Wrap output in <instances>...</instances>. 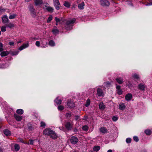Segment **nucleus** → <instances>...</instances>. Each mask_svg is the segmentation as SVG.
<instances>
[{
	"instance_id": "obj_1",
	"label": "nucleus",
	"mask_w": 152,
	"mask_h": 152,
	"mask_svg": "<svg viewBox=\"0 0 152 152\" xmlns=\"http://www.w3.org/2000/svg\"><path fill=\"white\" fill-rule=\"evenodd\" d=\"M55 20L59 24H64L65 28L67 30H69L72 28L73 24L76 21V19L73 18L66 20L62 18L60 19L56 17L55 18Z\"/></svg>"
},
{
	"instance_id": "obj_5",
	"label": "nucleus",
	"mask_w": 152,
	"mask_h": 152,
	"mask_svg": "<svg viewBox=\"0 0 152 152\" xmlns=\"http://www.w3.org/2000/svg\"><path fill=\"white\" fill-rule=\"evenodd\" d=\"M54 5L56 8L58 10L60 7V4L58 0H53Z\"/></svg>"
},
{
	"instance_id": "obj_40",
	"label": "nucleus",
	"mask_w": 152,
	"mask_h": 152,
	"mask_svg": "<svg viewBox=\"0 0 152 152\" xmlns=\"http://www.w3.org/2000/svg\"><path fill=\"white\" fill-rule=\"evenodd\" d=\"M6 27L5 26H2L1 28V30L2 32H5L6 31Z\"/></svg>"
},
{
	"instance_id": "obj_10",
	"label": "nucleus",
	"mask_w": 152,
	"mask_h": 152,
	"mask_svg": "<svg viewBox=\"0 0 152 152\" xmlns=\"http://www.w3.org/2000/svg\"><path fill=\"white\" fill-rule=\"evenodd\" d=\"M2 21L4 23H6L9 20L7 15H4L2 18Z\"/></svg>"
},
{
	"instance_id": "obj_22",
	"label": "nucleus",
	"mask_w": 152,
	"mask_h": 152,
	"mask_svg": "<svg viewBox=\"0 0 152 152\" xmlns=\"http://www.w3.org/2000/svg\"><path fill=\"white\" fill-rule=\"evenodd\" d=\"M9 54L8 52L7 51H3L1 53L0 55L1 56L4 57L7 56Z\"/></svg>"
},
{
	"instance_id": "obj_56",
	"label": "nucleus",
	"mask_w": 152,
	"mask_h": 152,
	"mask_svg": "<svg viewBox=\"0 0 152 152\" xmlns=\"http://www.w3.org/2000/svg\"><path fill=\"white\" fill-rule=\"evenodd\" d=\"M107 152H113L112 150L110 149L107 151Z\"/></svg>"
},
{
	"instance_id": "obj_54",
	"label": "nucleus",
	"mask_w": 152,
	"mask_h": 152,
	"mask_svg": "<svg viewBox=\"0 0 152 152\" xmlns=\"http://www.w3.org/2000/svg\"><path fill=\"white\" fill-rule=\"evenodd\" d=\"M116 88L117 90L121 89V86H116Z\"/></svg>"
},
{
	"instance_id": "obj_27",
	"label": "nucleus",
	"mask_w": 152,
	"mask_h": 152,
	"mask_svg": "<svg viewBox=\"0 0 152 152\" xmlns=\"http://www.w3.org/2000/svg\"><path fill=\"white\" fill-rule=\"evenodd\" d=\"M54 102L57 104H60L61 103V100L60 99H58V98H57L54 100Z\"/></svg>"
},
{
	"instance_id": "obj_46",
	"label": "nucleus",
	"mask_w": 152,
	"mask_h": 152,
	"mask_svg": "<svg viewBox=\"0 0 152 152\" xmlns=\"http://www.w3.org/2000/svg\"><path fill=\"white\" fill-rule=\"evenodd\" d=\"M58 110H62L64 109V107L63 106L60 105L58 106Z\"/></svg>"
},
{
	"instance_id": "obj_30",
	"label": "nucleus",
	"mask_w": 152,
	"mask_h": 152,
	"mask_svg": "<svg viewBox=\"0 0 152 152\" xmlns=\"http://www.w3.org/2000/svg\"><path fill=\"white\" fill-rule=\"evenodd\" d=\"M19 51H11L10 53L11 54L12 56L16 55L18 53Z\"/></svg>"
},
{
	"instance_id": "obj_57",
	"label": "nucleus",
	"mask_w": 152,
	"mask_h": 152,
	"mask_svg": "<svg viewBox=\"0 0 152 152\" xmlns=\"http://www.w3.org/2000/svg\"><path fill=\"white\" fill-rule=\"evenodd\" d=\"M0 152H3V149L0 147Z\"/></svg>"
},
{
	"instance_id": "obj_4",
	"label": "nucleus",
	"mask_w": 152,
	"mask_h": 152,
	"mask_svg": "<svg viewBox=\"0 0 152 152\" xmlns=\"http://www.w3.org/2000/svg\"><path fill=\"white\" fill-rule=\"evenodd\" d=\"M78 141L77 138L74 136L71 137L70 139V142L72 144H76Z\"/></svg>"
},
{
	"instance_id": "obj_7",
	"label": "nucleus",
	"mask_w": 152,
	"mask_h": 152,
	"mask_svg": "<svg viewBox=\"0 0 152 152\" xmlns=\"http://www.w3.org/2000/svg\"><path fill=\"white\" fill-rule=\"evenodd\" d=\"M28 46L29 43L28 42L26 44H23L22 46L19 48V50L20 51L21 50L23 49L28 47Z\"/></svg>"
},
{
	"instance_id": "obj_63",
	"label": "nucleus",
	"mask_w": 152,
	"mask_h": 152,
	"mask_svg": "<svg viewBox=\"0 0 152 152\" xmlns=\"http://www.w3.org/2000/svg\"><path fill=\"white\" fill-rule=\"evenodd\" d=\"M1 31H0V35H1Z\"/></svg>"
},
{
	"instance_id": "obj_21",
	"label": "nucleus",
	"mask_w": 152,
	"mask_h": 152,
	"mask_svg": "<svg viewBox=\"0 0 152 152\" xmlns=\"http://www.w3.org/2000/svg\"><path fill=\"white\" fill-rule=\"evenodd\" d=\"M34 2L36 5H37L42 4L43 3V1L42 0H35Z\"/></svg>"
},
{
	"instance_id": "obj_39",
	"label": "nucleus",
	"mask_w": 152,
	"mask_h": 152,
	"mask_svg": "<svg viewBox=\"0 0 152 152\" xmlns=\"http://www.w3.org/2000/svg\"><path fill=\"white\" fill-rule=\"evenodd\" d=\"M64 5L65 6L67 7H69L70 6L69 3L68 2H65Z\"/></svg>"
},
{
	"instance_id": "obj_13",
	"label": "nucleus",
	"mask_w": 152,
	"mask_h": 152,
	"mask_svg": "<svg viewBox=\"0 0 152 152\" xmlns=\"http://www.w3.org/2000/svg\"><path fill=\"white\" fill-rule=\"evenodd\" d=\"M65 127L68 130H70L72 128V124L70 122H67L65 124Z\"/></svg>"
},
{
	"instance_id": "obj_11",
	"label": "nucleus",
	"mask_w": 152,
	"mask_h": 152,
	"mask_svg": "<svg viewBox=\"0 0 152 152\" xmlns=\"http://www.w3.org/2000/svg\"><path fill=\"white\" fill-rule=\"evenodd\" d=\"M48 43L47 42H44V40H41V47L43 48H45L47 46Z\"/></svg>"
},
{
	"instance_id": "obj_44",
	"label": "nucleus",
	"mask_w": 152,
	"mask_h": 152,
	"mask_svg": "<svg viewBox=\"0 0 152 152\" xmlns=\"http://www.w3.org/2000/svg\"><path fill=\"white\" fill-rule=\"evenodd\" d=\"M29 143H26V144H28V145H29V144L33 145V142H34V140H29Z\"/></svg>"
},
{
	"instance_id": "obj_36",
	"label": "nucleus",
	"mask_w": 152,
	"mask_h": 152,
	"mask_svg": "<svg viewBox=\"0 0 152 152\" xmlns=\"http://www.w3.org/2000/svg\"><path fill=\"white\" fill-rule=\"evenodd\" d=\"M47 10L48 11L50 12H52L53 10V8L50 7H48L46 8Z\"/></svg>"
},
{
	"instance_id": "obj_58",
	"label": "nucleus",
	"mask_w": 152,
	"mask_h": 152,
	"mask_svg": "<svg viewBox=\"0 0 152 152\" xmlns=\"http://www.w3.org/2000/svg\"><path fill=\"white\" fill-rule=\"evenodd\" d=\"M107 85H110V83L109 82H107L105 83Z\"/></svg>"
},
{
	"instance_id": "obj_37",
	"label": "nucleus",
	"mask_w": 152,
	"mask_h": 152,
	"mask_svg": "<svg viewBox=\"0 0 152 152\" xmlns=\"http://www.w3.org/2000/svg\"><path fill=\"white\" fill-rule=\"evenodd\" d=\"M52 15H50L49 17L48 18L47 20V23H49L52 20Z\"/></svg>"
},
{
	"instance_id": "obj_33",
	"label": "nucleus",
	"mask_w": 152,
	"mask_h": 152,
	"mask_svg": "<svg viewBox=\"0 0 152 152\" xmlns=\"http://www.w3.org/2000/svg\"><path fill=\"white\" fill-rule=\"evenodd\" d=\"M16 15V14H12L10 15L9 18L10 19H13L15 18Z\"/></svg>"
},
{
	"instance_id": "obj_52",
	"label": "nucleus",
	"mask_w": 152,
	"mask_h": 152,
	"mask_svg": "<svg viewBox=\"0 0 152 152\" xmlns=\"http://www.w3.org/2000/svg\"><path fill=\"white\" fill-rule=\"evenodd\" d=\"M146 6H150L152 5V0L149 3L147 4L146 5Z\"/></svg>"
},
{
	"instance_id": "obj_51",
	"label": "nucleus",
	"mask_w": 152,
	"mask_h": 152,
	"mask_svg": "<svg viewBox=\"0 0 152 152\" xmlns=\"http://www.w3.org/2000/svg\"><path fill=\"white\" fill-rule=\"evenodd\" d=\"M71 114L67 113L66 114V116L67 118H69L71 116Z\"/></svg>"
},
{
	"instance_id": "obj_3",
	"label": "nucleus",
	"mask_w": 152,
	"mask_h": 152,
	"mask_svg": "<svg viewBox=\"0 0 152 152\" xmlns=\"http://www.w3.org/2000/svg\"><path fill=\"white\" fill-rule=\"evenodd\" d=\"M101 5L103 7L108 6L110 5V3L107 0H100Z\"/></svg>"
},
{
	"instance_id": "obj_42",
	"label": "nucleus",
	"mask_w": 152,
	"mask_h": 152,
	"mask_svg": "<svg viewBox=\"0 0 152 152\" xmlns=\"http://www.w3.org/2000/svg\"><path fill=\"white\" fill-rule=\"evenodd\" d=\"M3 44L1 42H0V52H1L3 50Z\"/></svg>"
},
{
	"instance_id": "obj_18",
	"label": "nucleus",
	"mask_w": 152,
	"mask_h": 152,
	"mask_svg": "<svg viewBox=\"0 0 152 152\" xmlns=\"http://www.w3.org/2000/svg\"><path fill=\"white\" fill-rule=\"evenodd\" d=\"M67 105L69 107H74V103L71 101L68 100L67 102Z\"/></svg>"
},
{
	"instance_id": "obj_29",
	"label": "nucleus",
	"mask_w": 152,
	"mask_h": 152,
	"mask_svg": "<svg viewBox=\"0 0 152 152\" xmlns=\"http://www.w3.org/2000/svg\"><path fill=\"white\" fill-rule=\"evenodd\" d=\"M145 132L146 135H149L151 134V131L149 129H146L145 131Z\"/></svg>"
},
{
	"instance_id": "obj_49",
	"label": "nucleus",
	"mask_w": 152,
	"mask_h": 152,
	"mask_svg": "<svg viewBox=\"0 0 152 152\" xmlns=\"http://www.w3.org/2000/svg\"><path fill=\"white\" fill-rule=\"evenodd\" d=\"M118 119V118L117 117L114 116L112 118L113 120L114 121H116Z\"/></svg>"
},
{
	"instance_id": "obj_45",
	"label": "nucleus",
	"mask_w": 152,
	"mask_h": 152,
	"mask_svg": "<svg viewBox=\"0 0 152 152\" xmlns=\"http://www.w3.org/2000/svg\"><path fill=\"white\" fill-rule=\"evenodd\" d=\"M40 42L39 41H37L36 42L35 45L37 47H39V46H41V45H40Z\"/></svg>"
},
{
	"instance_id": "obj_23",
	"label": "nucleus",
	"mask_w": 152,
	"mask_h": 152,
	"mask_svg": "<svg viewBox=\"0 0 152 152\" xmlns=\"http://www.w3.org/2000/svg\"><path fill=\"white\" fill-rule=\"evenodd\" d=\"M4 134L6 136H10V134L11 133L10 132V131L7 129L5 130L4 131Z\"/></svg>"
},
{
	"instance_id": "obj_64",
	"label": "nucleus",
	"mask_w": 152,
	"mask_h": 152,
	"mask_svg": "<svg viewBox=\"0 0 152 152\" xmlns=\"http://www.w3.org/2000/svg\"><path fill=\"white\" fill-rule=\"evenodd\" d=\"M130 3V2H129H129H128V3Z\"/></svg>"
},
{
	"instance_id": "obj_50",
	"label": "nucleus",
	"mask_w": 152,
	"mask_h": 152,
	"mask_svg": "<svg viewBox=\"0 0 152 152\" xmlns=\"http://www.w3.org/2000/svg\"><path fill=\"white\" fill-rule=\"evenodd\" d=\"M133 139H134V140L136 142H137L139 140L138 138V137L137 136H134L133 137Z\"/></svg>"
},
{
	"instance_id": "obj_26",
	"label": "nucleus",
	"mask_w": 152,
	"mask_h": 152,
	"mask_svg": "<svg viewBox=\"0 0 152 152\" xmlns=\"http://www.w3.org/2000/svg\"><path fill=\"white\" fill-rule=\"evenodd\" d=\"M15 150L16 151H18L19 150L20 148L19 145L18 144H16L14 145Z\"/></svg>"
},
{
	"instance_id": "obj_41",
	"label": "nucleus",
	"mask_w": 152,
	"mask_h": 152,
	"mask_svg": "<svg viewBox=\"0 0 152 152\" xmlns=\"http://www.w3.org/2000/svg\"><path fill=\"white\" fill-rule=\"evenodd\" d=\"M117 93L119 95H121L122 94V91L121 89L117 90Z\"/></svg>"
},
{
	"instance_id": "obj_55",
	"label": "nucleus",
	"mask_w": 152,
	"mask_h": 152,
	"mask_svg": "<svg viewBox=\"0 0 152 152\" xmlns=\"http://www.w3.org/2000/svg\"><path fill=\"white\" fill-rule=\"evenodd\" d=\"M79 118V117L78 116H76L75 119L76 120H77Z\"/></svg>"
},
{
	"instance_id": "obj_43",
	"label": "nucleus",
	"mask_w": 152,
	"mask_h": 152,
	"mask_svg": "<svg viewBox=\"0 0 152 152\" xmlns=\"http://www.w3.org/2000/svg\"><path fill=\"white\" fill-rule=\"evenodd\" d=\"M41 126L43 127V128H45V122L43 121H42L41 122Z\"/></svg>"
},
{
	"instance_id": "obj_28",
	"label": "nucleus",
	"mask_w": 152,
	"mask_h": 152,
	"mask_svg": "<svg viewBox=\"0 0 152 152\" xmlns=\"http://www.w3.org/2000/svg\"><path fill=\"white\" fill-rule=\"evenodd\" d=\"M100 148V147L99 146H95L93 148V150L96 152L99 151Z\"/></svg>"
},
{
	"instance_id": "obj_9",
	"label": "nucleus",
	"mask_w": 152,
	"mask_h": 152,
	"mask_svg": "<svg viewBox=\"0 0 152 152\" xmlns=\"http://www.w3.org/2000/svg\"><path fill=\"white\" fill-rule=\"evenodd\" d=\"M138 87L140 90L144 91L145 90L146 86L142 83H140L138 85Z\"/></svg>"
},
{
	"instance_id": "obj_16",
	"label": "nucleus",
	"mask_w": 152,
	"mask_h": 152,
	"mask_svg": "<svg viewBox=\"0 0 152 152\" xmlns=\"http://www.w3.org/2000/svg\"><path fill=\"white\" fill-rule=\"evenodd\" d=\"M117 82L120 84H121L123 83V79L120 77H117L115 79Z\"/></svg>"
},
{
	"instance_id": "obj_17",
	"label": "nucleus",
	"mask_w": 152,
	"mask_h": 152,
	"mask_svg": "<svg viewBox=\"0 0 152 152\" xmlns=\"http://www.w3.org/2000/svg\"><path fill=\"white\" fill-rule=\"evenodd\" d=\"M99 130L101 133L104 134L107 132V129L104 127H102L100 128Z\"/></svg>"
},
{
	"instance_id": "obj_59",
	"label": "nucleus",
	"mask_w": 152,
	"mask_h": 152,
	"mask_svg": "<svg viewBox=\"0 0 152 152\" xmlns=\"http://www.w3.org/2000/svg\"><path fill=\"white\" fill-rule=\"evenodd\" d=\"M21 42V41H18V42H17V43H20Z\"/></svg>"
},
{
	"instance_id": "obj_48",
	"label": "nucleus",
	"mask_w": 152,
	"mask_h": 152,
	"mask_svg": "<svg viewBox=\"0 0 152 152\" xmlns=\"http://www.w3.org/2000/svg\"><path fill=\"white\" fill-rule=\"evenodd\" d=\"M18 141L20 142L23 143H24L26 144V142H25L23 139L21 138H18Z\"/></svg>"
},
{
	"instance_id": "obj_60",
	"label": "nucleus",
	"mask_w": 152,
	"mask_h": 152,
	"mask_svg": "<svg viewBox=\"0 0 152 152\" xmlns=\"http://www.w3.org/2000/svg\"><path fill=\"white\" fill-rule=\"evenodd\" d=\"M31 0H25L26 1L28 2L31 1Z\"/></svg>"
},
{
	"instance_id": "obj_53",
	"label": "nucleus",
	"mask_w": 152,
	"mask_h": 152,
	"mask_svg": "<svg viewBox=\"0 0 152 152\" xmlns=\"http://www.w3.org/2000/svg\"><path fill=\"white\" fill-rule=\"evenodd\" d=\"M14 44V43L13 42H9V44L10 45H13Z\"/></svg>"
},
{
	"instance_id": "obj_35",
	"label": "nucleus",
	"mask_w": 152,
	"mask_h": 152,
	"mask_svg": "<svg viewBox=\"0 0 152 152\" xmlns=\"http://www.w3.org/2000/svg\"><path fill=\"white\" fill-rule=\"evenodd\" d=\"M132 77L134 78L137 80H139V77L138 75L136 74H134L132 75Z\"/></svg>"
},
{
	"instance_id": "obj_31",
	"label": "nucleus",
	"mask_w": 152,
	"mask_h": 152,
	"mask_svg": "<svg viewBox=\"0 0 152 152\" xmlns=\"http://www.w3.org/2000/svg\"><path fill=\"white\" fill-rule=\"evenodd\" d=\"M7 26L11 28L14 27V24L12 23H10L6 24Z\"/></svg>"
},
{
	"instance_id": "obj_20",
	"label": "nucleus",
	"mask_w": 152,
	"mask_h": 152,
	"mask_svg": "<svg viewBox=\"0 0 152 152\" xmlns=\"http://www.w3.org/2000/svg\"><path fill=\"white\" fill-rule=\"evenodd\" d=\"M59 31L58 29L56 28L55 27V28H53V30L52 32L54 34L56 35V34L58 33Z\"/></svg>"
},
{
	"instance_id": "obj_19",
	"label": "nucleus",
	"mask_w": 152,
	"mask_h": 152,
	"mask_svg": "<svg viewBox=\"0 0 152 152\" xmlns=\"http://www.w3.org/2000/svg\"><path fill=\"white\" fill-rule=\"evenodd\" d=\"M125 108V106L124 103H121L119 104V109L121 110H124Z\"/></svg>"
},
{
	"instance_id": "obj_47",
	"label": "nucleus",
	"mask_w": 152,
	"mask_h": 152,
	"mask_svg": "<svg viewBox=\"0 0 152 152\" xmlns=\"http://www.w3.org/2000/svg\"><path fill=\"white\" fill-rule=\"evenodd\" d=\"M131 141V139L130 138H127L126 140V142L127 143H130Z\"/></svg>"
},
{
	"instance_id": "obj_24",
	"label": "nucleus",
	"mask_w": 152,
	"mask_h": 152,
	"mask_svg": "<svg viewBox=\"0 0 152 152\" xmlns=\"http://www.w3.org/2000/svg\"><path fill=\"white\" fill-rule=\"evenodd\" d=\"M84 2H83L81 4H80L78 5V8L82 10L84 8Z\"/></svg>"
},
{
	"instance_id": "obj_2",
	"label": "nucleus",
	"mask_w": 152,
	"mask_h": 152,
	"mask_svg": "<svg viewBox=\"0 0 152 152\" xmlns=\"http://www.w3.org/2000/svg\"><path fill=\"white\" fill-rule=\"evenodd\" d=\"M43 134L45 135H50L51 138L54 139L57 137V135L55 132L49 128H47L45 129L43 131Z\"/></svg>"
},
{
	"instance_id": "obj_6",
	"label": "nucleus",
	"mask_w": 152,
	"mask_h": 152,
	"mask_svg": "<svg viewBox=\"0 0 152 152\" xmlns=\"http://www.w3.org/2000/svg\"><path fill=\"white\" fill-rule=\"evenodd\" d=\"M98 95L99 96H104V93L102 90L100 88H97V91Z\"/></svg>"
},
{
	"instance_id": "obj_25",
	"label": "nucleus",
	"mask_w": 152,
	"mask_h": 152,
	"mask_svg": "<svg viewBox=\"0 0 152 152\" xmlns=\"http://www.w3.org/2000/svg\"><path fill=\"white\" fill-rule=\"evenodd\" d=\"M16 113L22 115L23 113V111L22 109H18L17 110Z\"/></svg>"
},
{
	"instance_id": "obj_8",
	"label": "nucleus",
	"mask_w": 152,
	"mask_h": 152,
	"mask_svg": "<svg viewBox=\"0 0 152 152\" xmlns=\"http://www.w3.org/2000/svg\"><path fill=\"white\" fill-rule=\"evenodd\" d=\"M30 11L31 16L34 17H35L36 16L35 10L32 7L30 8Z\"/></svg>"
},
{
	"instance_id": "obj_38",
	"label": "nucleus",
	"mask_w": 152,
	"mask_h": 152,
	"mask_svg": "<svg viewBox=\"0 0 152 152\" xmlns=\"http://www.w3.org/2000/svg\"><path fill=\"white\" fill-rule=\"evenodd\" d=\"M88 127L87 125H85L83 126L82 129L85 131H87L88 129Z\"/></svg>"
},
{
	"instance_id": "obj_15",
	"label": "nucleus",
	"mask_w": 152,
	"mask_h": 152,
	"mask_svg": "<svg viewBox=\"0 0 152 152\" xmlns=\"http://www.w3.org/2000/svg\"><path fill=\"white\" fill-rule=\"evenodd\" d=\"M132 97V95L130 93H128L126 96L125 98V99L127 101H130L131 100Z\"/></svg>"
},
{
	"instance_id": "obj_32",
	"label": "nucleus",
	"mask_w": 152,
	"mask_h": 152,
	"mask_svg": "<svg viewBox=\"0 0 152 152\" xmlns=\"http://www.w3.org/2000/svg\"><path fill=\"white\" fill-rule=\"evenodd\" d=\"M49 44L51 46H54L55 45V43L53 41L51 40L49 41Z\"/></svg>"
},
{
	"instance_id": "obj_62",
	"label": "nucleus",
	"mask_w": 152,
	"mask_h": 152,
	"mask_svg": "<svg viewBox=\"0 0 152 152\" xmlns=\"http://www.w3.org/2000/svg\"><path fill=\"white\" fill-rule=\"evenodd\" d=\"M58 23H57V22H56V26L58 25Z\"/></svg>"
},
{
	"instance_id": "obj_14",
	"label": "nucleus",
	"mask_w": 152,
	"mask_h": 152,
	"mask_svg": "<svg viewBox=\"0 0 152 152\" xmlns=\"http://www.w3.org/2000/svg\"><path fill=\"white\" fill-rule=\"evenodd\" d=\"M99 105V109L102 110H103L105 107V105L102 102H100Z\"/></svg>"
},
{
	"instance_id": "obj_61",
	"label": "nucleus",
	"mask_w": 152,
	"mask_h": 152,
	"mask_svg": "<svg viewBox=\"0 0 152 152\" xmlns=\"http://www.w3.org/2000/svg\"><path fill=\"white\" fill-rule=\"evenodd\" d=\"M34 39H35V40L38 39V38H35Z\"/></svg>"
},
{
	"instance_id": "obj_12",
	"label": "nucleus",
	"mask_w": 152,
	"mask_h": 152,
	"mask_svg": "<svg viewBox=\"0 0 152 152\" xmlns=\"http://www.w3.org/2000/svg\"><path fill=\"white\" fill-rule=\"evenodd\" d=\"M14 116L16 120L18 121H20L22 118V116L18 115L16 114H15Z\"/></svg>"
},
{
	"instance_id": "obj_34",
	"label": "nucleus",
	"mask_w": 152,
	"mask_h": 152,
	"mask_svg": "<svg viewBox=\"0 0 152 152\" xmlns=\"http://www.w3.org/2000/svg\"><path fill=\"white\" fill-rule=\"evenodd\" d=\"M90 104V100L89 99H87L85 104L86 107H88Z\"/></svg>"
}]
</instances>
